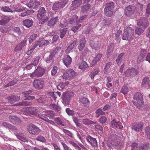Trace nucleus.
I'll use <instances>...</instances> for the list:
<instances>
[{"mask_svg": "<svg viewBox=\"0 0 150 150\" xmlns=\"http://www.w3.org/2000/svg\"><path fill=\"white\" fill-rule=\"evenodd\" d=\"M133 102L134 104L137 108H140L144 103L143 97L141 93L138 92L134 95Z\"/></svg>", "mask_w": 150, "mask_h": 150, "instance_id": "f257e3e1", "label": "nucleus"}, {"mask_svg": "<svg viewBox=\"0 0 150 150\" xmlns=\"http://www.w3.org/2000/svg\"><path fill=\"white\" fill-rule=\"evenodd\" d=\"M137 25L139 27H141L145 29L148 26L149 22L148 21L147 18L143 17L139 20Z\"/></svg>", "mask_w": 150, "mask_h": 150, "instance_id": "f03ea898", "label": "nucleus"}, {"mask_svg": "<svg viewBox=\"0 0 150 150\" xmlns=\"http://www.w3.org/2000/svg\"><path fill=\"white\" fill-rule=\"evenodd\" d=\"M75 72L73 69H70L64 73L63 78L65 79H71L75 76Z\"/></svg>", "mask_w": 150, "mask_h": 150, "instance_id": "7ed1b4c3", "label": "nucleus"}, {"mask_svg": "<svg viewBox=\"0 0 150 150\" xmlns=\"http://www.w3.org/2000/svg\"><path fill=\"white\" fill-rule=\"evenodd\" d=\"M79 103L84 107L88 108L90 104V101L88 98L84 97H81L79 99Z\"/></svg>", "mask_w": 150, "mask_h": 150, "instance_id": "20e7f679", "label": "nucleus"}, {"mask_svg": "<svg viewBox=\"0 0 150 150\" xmlns=\"http://www.w3.org/2000/svg\"><path fill=\"white\" fill-rule=\"evenodd\" d=\"M81 0H74L72 1V4L70 6V9L71 10H74L77 8L79 7L82 4Z\"/></svg>", "mask_w": 150, "mask_h": 150, "instance_id": "39448f33", "label": "nucleus"}, {"mask_svg": "<svg viewBox=\"0 0 150 150\" xmlns=\"http://www.w3.org/2000/svg\"><path fill=\"white\" fill-rule=\"evenodd\" d=\"M27 128L29 132L33 134H35L38 132L37 127L32 124L28 125Z\"/></svg>", "mask_w": 150, "mask_h": 150, "instance_id": "423d86ee", "label": "nucleus"}, {"mask_svg": "<svg viewBox=\"0 0 150 150\" xmlns=\"http://www.w3.org/2000/svg\"><path fill=\"white\" fill-rule=\"evenodd\" d=\"M86 140L92 146L96 147L97 146V142L96 138L92 137L90 136H87Z\"/></svg>", "mask_w": 150, "mask_h": 150, "instance_id": "0eeeda50", "label": "nucleus"}, {"mask_svg": "<svg viewBox=\"0 0 150 150\" xmlns=\"http://www.w3.org/2000/svg\"><path fill=\"white\" fill-rule=\"evenodd\" d=\"M63 62L67 67L69 66L72 62L71 58L69 55H66L63 59Z\"/></svg>", "mask_w": 150, "mask_h": 150, "instance_id": "6e6552de", "label": "nucleus"}, {"mask_svg": "<svg viewBox=\"0 0 150 150\" xmlns=\"http://www.w3.org/2000/svg\"><path fill=\"white\" fill-rule=\"evenodd\" d=\"M58 20V16L52 18L48 21V25L50 27H52L56 23Z\"/></svg>", "mask_w": 150, "mask_h": 150, "instance_id": "1a4fd4ad", "label": "nucleus"}, {"mask_svg": "<svg viewBox=\"0 0 150 150\" xmlns=\"http://www.w3.org/2000/svg\"><path fill=\"white\" fill-rule=\"evenodd\" d=\"M133 7L131 6H129L126 7L125 9V15L129 16L133 13Z\"/></svg>", "mask_w": 150, "mask_h": 150, "instance_id": "9d476101", "label": "nucleus"}, {"mask_svg": "<svg viewBox=\"0 0 150 150\" xmlns=\"http://www.w3.org/2000/svg\"><path fill=\"white\" fill-rule=\"evenodd\" d=\"M33 21L30 19L25 20L23 21V25L27 28L30 27L33 25Z\"/></svg>", "mask_w": 150, "mask_h": 150, "instance_id": "9b49d317", "label": "nucleus"}, {"mask_svg": "<svg viewBox=\"0 0 150 150\" xmlns=\"http://www.w3.org/2000/svg\"><path fill=\"white\" fill-rule=\"evenodd\" d=\"M86 41L85 38H83L80 39L79 41V45L78 49L79 51H82L85 45Z\"/></svg>", "mask_w": 150, "mask_h": 150, "instance_id": "f8f14e48", "label": "nucleus"}, {"mask_svg": "<svg viewBox=\"0 0 150 150\" xmlns=\"http://www.w3.org/2000/svg\"><path fill=\"white\" fill-rule=\"evenodd\" d=\"M102 54H98L94 58L93 60L92 61V66H94L99 61L101 58Z\"/></svg>", "mask_w": 150, "mask_h": 150, "instance_id": "ddd939ff", "label": "nucleus"}, {"mask_svg": "<svg viewBox=\"0 0 150 150\" xmlns=\"http://www.w3.org/2000/svg\"><path fill=\"white\" fill-rule=\"evenodd\" d=\"M38 20L39 21V24H40V26L45 22H46L48 20V17L46 16H38Z\"/></svg>", "mask_w": 150, "mask_h": 150, "instance_id": "4468645a", "label": "nucleus"}, {"mask_svg": "<svg viewBox=\"0 0 150 150\" xmlns=\"http://www.w3.org/2000/svg\"><path fill=\"white\" fill-rule=\"evenodd\" d=\"M9 102L11 103H13L19 100L20 99V96L12 95L8 97Z\"/></svg>", "mask_w": 150, "mask_h": 150, "instance_id": "2eb2a0df", "label": "nucleus"}, {"mask_svg": "<svg viewBox=\"0 0 150 150\" xmlns=\"http://www.w3.org/2000/svg\"><path fill=\"white\" fill-rule=\"evenodd\" d=\"M26 110L27 112L32 115H35L36 113L37 109L33 107H27Z\"/></svg>", "mask_w": 150, "mask_h": 150, "instance_id": "dca6fc26", "label": "nucleus"}, {"mask_svg": "<svg viewBox=\"0 0 150 150\" xmlns=\"http://www.w3.org/2000/svg\"><path fill=\"white\" fill-rule=\"evenodd\" d=\"M77 42V40H73L72 42L67 47L66 50V52H69L74 47Z\"/></svg>", "mask_w": 150, "mask_h": 150, "instance_id": "f3484780", "label": "nucleus"}, {"mask_svg": "<svg viewBox=\"0 0 150 150\" xmlns=\"http://www.w3.org/2000/svg\"><path fill=\"white\" fill-rule=\"evenodd\" d=\"M114 8V3L110 1L106 3L105 8V9H107L113 11Z\"/></svg>", "mask_w": 150, "mask_h": 150, "instance_id": "a211bd4d", "label": "nucleus"}, {"mask_svg": "<svg viewBox=\"0 0 150 150\" xmlns=\"http://www.w3.org/2000/svg\"><path fill=\"white\" fill-rule=\"evenodd\" d=\"M125 32L127 33L128 35L134 38V31L133 29L130 27H128L127 28L126 31H125Z\"/></svg>", "mask_w": 150, "mask_h": 150, "instance_id": "6ab92c4d", "label": "nucleus"}, {"mask_svg": "<svg viewBox=\"0 0 150 150\" xmlns=\"http://www.w3.org/2000/svg\"><path fill=\"white\" fill-rule=\"evenodd\" d=\"M100 70L98 68H96L93 70L90 74L89 76L91 77L92 79H94V76L98 74Z\"/></svg>", "mask_w": 150, "mask_h": 150, "instance_id": "aec40b11", "label": "nucleus"}, {"mask_svg": "<svg viewBox=\"0 0 150 150\" xmlns=\"http://www.w3.org/2000/svg\"><path fill=\"white\" fill-rule=\"evenodd\" d=\"M143 128V125L141 124H138L137 125H132V129L137 132H139Z\"/></svg>", "mask_w": 150, "mask_h": 150, "instance_id": "412c9836", "label": "nucleus"}, {"mask_svg": "<svg viewBox=\"0 0 150 150\" xmlns=\"http://www.w3.org/2000/svg\"><path fill=\"white\" fill-rule=\"evenodd\" d=\"M107 9H104L105 15L108 17H111L113 13V11L108 10Z\"/></svg>", "mask_w": 150, "mask_h": 150, "instance_id": "4be33fe9", "label": "nucleus"}, {"mask_svg": "<svg viewBox=\"0 0 150 150\" xmlns=\"http://www.w3.org/2000/svg\"><path fill=\"white\" fill-rule=\"evenodd\" d=\"M149 146V144L147 142L144 143L140 146L139 148V150H148Z\"/></svg>", "mask_w": 150, "mask_h": 150, "instance_id": "5701e85b", "label": "nucleus"}, {"mask_svg": "<svg viewBox=\"0 0 150 150\" xmlns=\"http://www.w3.org/2000/svg\"><path fill=\"white\" fill-rule=\"evenodd\" d=\"M91 5L87 4L84 5L81 8V11L83 13L88 11L91 7Z\"/></svg>", "mask_w": 150, "mask_h": 150, "instance_id": "b1692460", "label": "nucleus"}, {"mask_svg": "<svg viewBox=\"0 0 150 150\" xmlns=\"http://www.w3.org/2000/svg\"><path fill=\"white\" fill-rule=\"evenodd\" d=\"M46 11L43 7L40 8L38 11V16H45V14L46 13Z\"/></svg>", "mask_w": 150, "mask_h": 150, "instance_id": "393cba45", "label": "nucleus"}, {"mask_svg": "<svg viewBox=\"0 0 150 150\" xmlns=\"http://www.w3.org/2000/svg\"><path fill=\"white\" fill-rule=\"evenodd\" d=\"M88 66L87 63L85 61H82L81 63L79 68L81 69L84 70L85 69L88 68Z\"/></svg>", "mask_w": 150, "mask_h": 150, "instance_id": "a878e982", "label": "nucleus"}, {"mask_svg": "<svg viewBox=\"0 0 150 150\" xmlns=\"http://www.w3.org/2000/svg\"><path fill=\"white\" fill-rule=\"evenodd\" d=\"M124 55L125 53L123 52L121 53L119 55L116 59V62L119 65L121 64L123 56Z\"/></svg>", "mask_w": 150, "mask_h": 150, "instance_id": "bb28decb", "label": "nucleus"}, {"mask_svg": "<svg viewBox=\"0 0 150 150\" xmlns=\"http://www.w3.org/2000/svg\"><path fill=\"white\" fill-rule=\"evenodd\" d=\"M3 125L4 126L9 129H12L15 130L17 129V128L16 127L12 125L8 122H3Z\"/></svg>", "mask_w": 150, "mask_h": 150, "instance_id": "cd10ccee", "label": "nucleus"}, {"mask_svg": "<svg viewBox=\"0 0 150 150\" xmlns=\"http://www.w3.org/2000/svg\"><path fill=\"white\" fill-rule=\"evenodd\" d=\"M31 104V102L30 101H26L21 102L17 104V105L19 106H29Z\"/></svg>", "mask_w": 150, "mask_h": 150, "instance_id": "c85d7f7f", "label": "nucleus"}, {"mask_svg": "<svg viewBox=\"0 0 150 150\" xmlns=\"http://www.w3.org/2000/svg\"><path fill=\"white\" fill-rule=\"evenodd\" d=\"M134 39L130 35H129L127 33L125 32H124L122 37V39L123 40H130L131 39Z\"/></svg>", "mask_w": 150, "mask_h": 150, "instance_id": "c756f323", "label": "nucleus"}, {"mask_svg": "<svg viewBox=\"0 0 150 150\" xmlns=\"http://www.w3.org/2000/svg\"><path fill=\"white\" fill-rule=\"evenodd\" d=\"M80 23L78 21L76 22L75 26H74L72 28V30L75 33L81 26V25L79 24Z\"/></svg>", "mask_w": 150, "mask_h": 150, "instance_id": "7c9ffc66", "label": "nucleus"}, {"mask_svg": "<svg viewBox=\"0 0 150 150\" xmlns=\"http://www.w3.org/2000/svg\"><path fill=\"white\" fill-rule=\"evenodd\" d=\"M34 12L33 10H28L25 12L21 13L20 16L22 17L30 15L31 13H33Z\"/></svg>", "mask_w": 150, "mask_h": 150, "instance_id": "2f4dec72", "label": "nucleus"}, {"mask_svg": "<svg viewBox=\"0 0 150 150\" xmlns=\"http://www.w3.org/2000/svg\"><path fill=\"white\" fill-rule=\"evenodd\" d=\"M139 27H137L136 28L135 30V32L136 34L138 35H140L143 33L145 29L143 28Z\"/></svg>", "mask_w": 150, "mask_h": 150, "instance_id": "473e14b6", "label": "nucleus"}, {"mask_svg": "<svg viewBox=\"0 0 150 150\" xmlns=\"http://www.w3.org/2000/svg\"><path fill=\"white\" fill-rule=\"evenodd\" d=\"M74 93L72 91H67L65 93H64L63 96H65L66 97L70 98H72L74 96Z\"/></svg>", "mask_w": 150, "mask_h": 150, "instance_id": "72a5a7b5", "label": "nucleus"}, {"mask_svg": "<svg viewBox=\"0 0 150 150\" xmlns=\"http://www.w3.org/2000/svg\"><path fill=\"white\" fill-rule=\"evenodd\" d=\"M147 53V51L145 49H142L141 51V53L139 56V57L140 60H141L142 59L145 57Z\"/></svg>", "mask_w": 150, "mask_h": 150, "instance_id": "f704fd0d", "label": "nucleus"}, {"mask_svg": "<svg viewBox=\"0 0 150 150\" xmlns=\"http://www.w3.org/2000/svg\"><path fill=\"white\" fill-rule=\"evenodd\" d=\"M67 25V23L64 18H62L61 20L59 26L62 28L66 27Z\"/></svg>", "mask_w": 150, "mask_h": 150, "instance_id": "c9c22d12", "label": "nucleus"}, {"mask_svg": "<svg viewBox=\"0 0 150 150\" xmlns=\"http://www.w3.org/2000/svg\"><path fill=\"white\" fill-rule=\"evenodd\" d=\"M129 88L127 86L125 85H124L122 88L120 93L125 95L127 94Z\"/></svg>", "mask_w": 150, "mask_h": 150, "instance_id": "e433bc0d", "label": "nucleus"}, {"mask_svg": "<svg viewBox=\"0 0 150 150\" xmlns=\"http://www.w3.org/2000/svg\"><path fill=\"white\" fill-rule=\"evenodd\" d=\"M51 109H54L57 111H59L60 108L59 106H58L55 103H51L49 105Z\"/></svg>", "mask_w": 150, "mask_h": 150, "instance_id": "4c0bfd02", "label": "nucleus"}, {"mask_svg": "<svg viewBox=\"0 0 150 150\" xmlns=\"http://www.w3.org/2000/svg\"><path fill=\"white\" fill-rule=\"evenodd\" d=\"M111 64L112 63L111 62H109L107 63L106 64L104 69V72L105 74H106L107 73L108 69L110 68V67L111 66Z\"/></svg>", "mask_w": 150, "mask_h": 150, "instance_id": "58836bf2", "label": "nucleus"}, {"mask_svg": "<svg viewBox=\"0 0 150 150\" xmlns=\"http://www.w3.org/2000/svg\"><path fill=\"white\" fill-rule=\"evenodd\" d=\"M133 70H134L129 69L124 72V74L125 76L129 77L130 76L132 75V72Z\"/></svg>", "mask_w": 150, "mask_h": 150, "instance_id": "ea45409f", "label": "nucleus"}, {"mask_svg": "<svg viewBox=\"0 0 150 150\" xmlns=\"http://www.w3.org/2000/svg\"><path fill=\"white\" fill-rule=\"evenodd\" d=\"M63 103L65 105L69 104L70 101V99L66 97L65 96H63Z\"/></svg>", "mask_w": 150, "mask_h": 150, "instance_id": "a19ab883", "label": "nucleus"}, {"mask_svg": "<svg viewBox=\"0 0 150 150\" xmlns=\"http://www.w3.org/2000/svg\"><path fill=\"white\" fill-rule=\"evenodd\" d=\"M45 70L38 66V77L42 76L43 75Z\"/></svg>", "mask_w": 150, "mask_h": 150, "instance_id": "79ce46f5", "label": "nucleus"}, {"mask_svg": "<svg viewBox=\"0 0 150 150\" xmlns=\"http://www.w3.org/2000/svg\"><path fill=\"white\" fill-rule=\"evenodd\" d=\"M17 81L16 80H13L5 85L4 86V87L6 88L13 85L17 83Z\"/></svg>", "mask_w": 150, "mask_h": 150, "instance_id": "37998d69", "label": "nucleus"}, {"mask_svg": "<svg viewBox=\"0 0 150 150\" xmlns=\"http://www.w3.org/2000/svg\"><path fill=\"white\" fill-rule=\"evenodd\" d=\"M149 81V78L146 77H144L142 80V86H144L145 85L147 84Z\"/></svg>", "mask_w": 150, "mask_h": 150, "instance_id": "c03bdc74", "label": "nucleus"}, {"mask_svg": "<svg viewBox=\"0 0 150 150\" xmlns=\"http://www.w3.org/2000/svg\"><path fill=\"white\" fill-rule=\"evenodd\" d=\"M44 84V82L42 80H38V90L43 88Z\"/></svg>", "mask_w": 150, "mask_h": 150, "instance_id": "a18cd8bd", "label": "nucleus"}, {"mask_svg": "<svg viewBox=\"0 0 150 150\" xmlns=\"http://www.w3.org/2000/svg\"><path fill=\"white\" fill-rule=\"evenodd\" d=\"M63 131L65 134H67L69 136L72 138H74V137L70 131L65 129H63Z\"/></svg>", "mask_w": 150, "mask_h": 150, "instance_id": "49530a36", "label": "nucleus"}, {"mask_svg": "<svg viewBox=\"0 0 150 150\" xmlns=\"http://www.w3.org/2000/svg\"><path fill=\"white\" fill-rule=\"evenodd\" d=\"M78 19V17L77 16L74 15L71 19L69 21V23L70 24H71L73 23L75 21H76Z\"/></svg>", "mask_w": 150, "mask_h": 150, "instance_id": "de8ad7c7", "label": "nucleus"}, {"mask_svg": "<svg viewBox=\"0 0 150 150\" xmlns=\"http://www.w3.org/2000/svg\"><path fill=\"white\" fill-rule=\"evenodd\" d=\"M66 112L69 115L73 116L74 114V111L71 110L68 108L66 109Z\"/></svg>", "mask_w": 150, "mask_h": 150, "instance_id": "09e8293b", "label": "nucleus"}, {"mask_svg": "<svg viewBox=\"0 0 150 150\" xmlns=\"http://www.w3.org/2000/svg\"><path fill=\"white\" fill-rule=\"evenodd\" d=\"M9 119L11 121H14L16 122H18L20 121V119L17 117L15 116H10L9 117Z\"/></svg>", "mask_w": 150, "mask_h": 150, "instance_id": "8fccbe9b", "label": "nucleus"}, {"mask_svg": "<svg viewBox=\"0 0 150 150\" xmlns=\"http://www.w3.org/2000/svg\"><path fill=\"white\" fill-rule=\"evenodd\" d=\"M67 31V28H64L61 31L60 37L61 38H62L64 36L66 33Z\"/></svg>", "mask_w": 150, "mask_h": 150, "instance_id": "3c124183", "label": "nucleus"}, {"mask_svg": "<svg viewBox=\"0 0 150 150\" xmlns=\"http://www.w3.org/2000/svg\"><path fill=\"white\" fill-rule=\"evenodd\" d=\"M27 6L30 8H34L36 6V4H35V2L33 1H30L27 3Z\"/></svg>", "mask_w": 150, "mask_h": 150, "instance_id": "603ef678", "label": "nucleus"}, {"mask_svg": "<svg viewBox=\"0 0 150 150\" xmlns=\"http://www.w3.org/2000/svg\"><path fill=\"white\" fill-rule=\"evenodd\" d=\"M49 42L48 40H43L41 42L40 44H39L38 43V45H39L40 47H42L43 45H47L48 44Z\"/></svg>", "mask_w": 150, "mask_h": 150, "instance_id": "864d4df0", "label": "nucleus"}, {"mask_svg": "<svg viewBox=\"0 0 150 150\" xmlns=\"http://www.w3.org/2000/svg\"><path fill=\"white\" fill-rule=\"evenodd\" d=\"M145 132L149 140H150V132L149 127H147L146 128Z\"/></svg>", "mask_w": 150, "mask_h": 150, "instance_id": "5fc2aeb1", "label": "nucleus"}, {"mask_svg": "<svg viewBox=\"0 0 150 150\" xmlns=\"http://www.w3.org/2000/svg\"><path fill=\"white\" fill-rule=\"evenodd\" d=\"M96 114H98V117L99 116L100 114V115H103L105 114L104 112L102 111V109L101 108H99L97 109L96 110Z\"/></svg>", "mask_w": 150, "mask_h": 150, "instance_id": "6e6d98bb", "label": "nucleus"}, {"mask_svg": "<svg viewBox=\"0 0 150 150\" xmlns=\"http://www.w3.org/2000/svg\"><path fill=\"white\" fill-rule=\"evenodd\" d=\"M57 69L58 68L57 66H54L53 67V69L51 71V74L52 75L54 76L57 73Z\"/></svg>", "mask_w": 150, "mask_h": 150, "instance_id": "4d7b16f0", "label": "nucleus"}, {"mask_svg": "<svg viewBox=\"0 0 150 150\" xmlns=\"http://www.w3.org/2000/svg\"><path fill=\"white\" fill-rule=\"evenodd\" d=\"M95 128L99 131V133L101 134L103 133V128L99 125H96L95 126Z\"/></svg>", "mask_w": 150, "mask_h": 150, "instance_id": "13d9d810", "label": "nucleus"}, {"mask_svg": "<svg viewBox=\"0 0 150 150\" xmlns=\"http://www.w3.org/2000/svg\"><path fill=\"white\" fill-rule=\"evenodd\" d=\"M37 36V35L34 34L31 35L29 39V41L30 43L32 42L33 40L35 39Z\"/></svg>", "mask_w": 150, "mask_h": 150, "instance_id": "bf43d9fd", "label": "nucleus"}, {"mask_svg": "<svg viewBox=\"0 0 150 150\" xmlns=\"http://www.w3.org/2000/svg\"><path fill=\"white\" fill-rule=\"evenodd\" d=\"M2 10L5 12H13L12 10L9 8L7 6H5L2 8Z\"/></svg>", "mask_w": 150, "mask_h": 150, "instance_id": "052dcab7", "label": "nucleus"}, {"mask_svg": "<svg viewBox=\"0 0 150 150\" xmlns=\"http://www.w3.org/2000/svg\"><path fill=\"white\" fill-rule=\"evenodd\" d=\"M150 14V3L149 4L147 7L146 11V16L148 17Z\"/></svg>", "mask_w": 150, "mask_h": 150, "instance_id": "680f3d73", "label": "nucleus"}, {"mask_svg": "<svg viewBox=\"0 0 150 150\" xmlns=\"http://www.w3.org/2000/svg\"><path fill=\"white\" fill-rule=\"evenodd\" d=\"M17 138L18 139L24 142H28V140L26 138L21 135L18 136Z\"/></svg>", "mask_w": 150, "mask_h": 150, "instance_id": "e2e57ef3", "label": "nucleus"}, {"mask_svg": "<svg viewBox=\"0 0 150 150\" xmlns=\"http://www.w3.org/2000/svg\"><path fill=\"white\" fill-rule=\"evenodd\" d=\"M23 47L20 44H18L15 48L14 51L16 52H17L21 51Z\"/></svg>", "mask_w": 150, "mask_h": 150, "instance_id": "0e129e2a", "label": "nucleus"}, {"mask_svg": "<svg viewBox=\"0 0 150 150\" xmlns=\"http://www.w3.org/2000/svg\"><path fill=\"white\" fill-rule=\"evenodd\" d=\"M90 45L92 49H96L97 48V45L93 41L91 42Z\"/></svg>", "mask_w": 150, "mask_h": 150, "instance_id": "69168bd1", "label": "nucleus"}, {"mask_svg": "<svg viewBox=\"0 0 150 150\" xmlns=\"http://www.w3.org/2000/svg\"><path fill=\"white\" fill-rule=\"evenodd\" d=\"M2 18L3 19L4 21L6 23L8 22L11 20L9 17L5 16L2 17Z\"/></svg>", "mask_w": 150, "mask_h": 150, "instance_id": "338daca9", "label": "nucleus"}, {"mask_svg": "<svg viewBox=\"0 0 150 150\" xmlns=\"http://www.w3.org/2000/svg\"><path fill=\"white\" fill-rule=\"evenodd\" d=\"M38 141H40L42 142H46V139L43 136H40L38 137Z\"/></svg>", "mask_w": 150, "mask_h": 150, "instance_id": "774afa93", "label": "nucleus"}]
</instances>
